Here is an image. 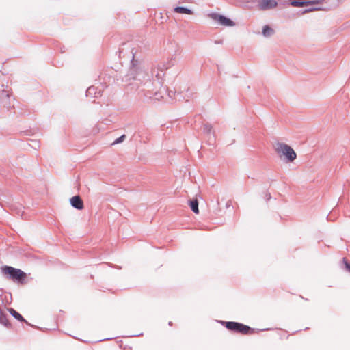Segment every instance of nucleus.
Here are the masks:
<instances>
[{"label": "nucleus", "mask_w": 350, "mask_h": 350, "mask_svg": "<svg viewBox=\"0 0 350 350\" xmlns=\"http://www.w3.org/2000/svg\"><path fill=\"white\" fill-rule=\"evenodd\" d=\"M278 3L274 0H260L257 7L260 10H268L275 8Z\"/></svg>", "instance_id": "1a4fd4ad"}, {"label": "nucleus", "mask_w": 350, "mask_h": 350, "mask_svg": "<svg viewBox=\"0 0 350 350\" xmlns=\"http://www.w3.org/2000/svg\"><path fill=\"white\" fill-rule=\"evenodd\" d=\"M174 11L176 13L180 14H192L193 11L183 6H177L174 8Z\"/></svg>", "instance_id": "4468645a"}, {"label": "nucleus", "mask_w": 350, "mask_h": 350, "mask_svg": "<svg viewBox=\"0 0 350 350\" xmlns=\"http://www.w3.org/2000/svg\"><path fill=\"white\" fill-rule=\"evenodd\" d=\"M189 205L192 211L195 213H199L198 202L197 200H189Z\"/></svg>", "instance_id": "dca6fc26"}, {"label": "nucleus", "mask_w": 350, "mask_h": 350, "mask_svg": "<svg viewBox=\"0 0 350 350\" xmlns=\"http://www.w3.org/2000/svg\"><path fill=\"white\" fill-rule=\"evenodd\" d=\"M344 260V263H345V268L347 269V270L348 271L350 272V264L347 262V261H346L345 260V258L343 259Z\"/></svg>", "instance_id": "aec40b11"}, {"label": "nucleus", "mask_w": 350, "mask_h": 350, "mask_svg": "<svg viewBox=\"0 0 350 350\" xmlns=\"http://www.w3.org/2000/svg\"><path fill=\"white\" fill-rule=\"evenodd\" d=\"M208 16L213 20L217 21L219 24L223 26L232 27L234 25V23L230 18H226L223 15L217 13H211Z\"/></svg>", "instance_id": "6e6552de"}, {"label": "nucleus", "mask_w": 350, "mask_h": 350, "mask_svg": "<svg viewBox=\"0 0 350 350\" xmlns=\"http://www.w3.org/2000/svg\"><path fill=\"white\" fill-rule=\"evenodd\" d=\"M165 64H163L162 66H158L157 67L153 68L152 69V76L156 78L157 81L155 82V79L152 83L154 84V86H160L162 84V78L164 75V72L166 70Z\"/></svg>", "instance_id": "0eeeda50"}, {"label": "nucleus", "mask_w": 350, "mask_h": 350, "mask_svg": "<svg viewBox=\"0 0 350 350\" xmlns=\"http://www.w3.org/2000/svg\"><path fill=\"white\" fill-rule=\"evenodd\" d=\"M16 214L18 215L23 216V211L21 210V208H17L16 209Z\"/></svg>", "instance_id": "412c9836"}, {"label": "nucleus", "mask_w": 350, "mask_h": 350, "mask_svg": "<svg viewBox=\"0 0 350 350\" xmlns=\"http://www.w3.org/2000/svg\"><path fill=\"white\" fill-rule=\"evenodd\" d=\"M8 311L10 314L14 317L16 319L18 320L21 322H25L28 324L27 321L23 317V316L19 314L16 310H15L14 308H8Z\"/></svg>", "instance_id": "ddd939ff"}, {"label": "nucleus", "mask_w": 350, "mask_h": 350, "mask_svg": "<svg viewBox=\"0 0 350 350\" xmlns=\"http://www.w3.org/2000/svg\"><path fill=\"white\" fill-rule=\"evenodd\" d=\"M262 33L265 37L269 38V37L271 36L272 35H273L274 30L271 27H270L269 25H265L262 28Z\"/></svg>", "instance_id": "2eb2a0df"}, {"label": "nucleus", "mask_w": 350, "mask_h": 350, "mask_svg": "<svg viewBox=\"0 0 350 350\" xmlns=\"http://www.w3.org/2000/svg\"><path fill=\"white\" fill-rule=\"evenodd\" d=\"M70 203L73 208L77 210H82L84 207L83 202L79 195L71 198L70 199Z\"/></svg>", "instance_id": "9d476101"}, {"label": "nucleus", "mask_w": 350, "mask_h": 350, "mask_svg": "<svg viewBox=\"0 0 350 350\" xmlns=\"http://www.w3.org/2000/svg\"><path fill=\"white\" fill-rule=\"evenodd\" d=\"M223 325H225V327L230 331L241 333L243 334H247L250 331H252V329L245 325H243L241 323L234 322V321H221Z\"/></svg>", "instance_id": "39448f33"}, {"label": "nucleus", "mask_w": 350, "mask_h": 350, "mask_svg": "<svg viewBox=\"0 0 350 350\" xmlns=\"http://www.w3.org/2000/svg\"><path fill=\"white\" fill-rule=\"evenodd\" d=\"M274 148L278 157L280 159L284 157L286 162L291 163L295 160L297 154L289 145L282 142H277Z\"/></svg>", "instance_id": "f03ea898"}, {"label": "nucleus", "mask_w": 350, "mask_h": 350, "mask_svg": "<svg viewBox=\"0 0 350 350\" xmlns=\"http://www.w3.org/2000/svg\"><path fill=\"white\" fill-rule=\"evenodd\" d=\"M86 96L98 98L102 96V90L98 87L90 86L86 90Z\"/></svg>", "instance_id": "f8f14e48"}, {"label": "nucleus", "mask_w": 350, "mask_h": 350, "mask_svg": "<svg viewBox=\"0 0 350 350\" xmlns=\"http://www.w3.org/2000/svg\"><path fill=\"white\" fill-rule=\"evenodd\" d=\"M172 323L171 321L169 322V325H172Z\"/></svg>", "instance_id": "393cba45"}, {"label": "nucleus", "mask_w": 350, "mask_h": 350, "mask_svg": "<svg viewBox=\"0 0 350 350\" xmlns=\"http://www.w3.org/2000/svg\"><path fill=\"white\" fill-rule=\"evenodd\" d=\"M144 85V88L141 92L146 99L161 100L166 93V88L165 87H163L162 85L154 86V84L152 83L149 79H147Z\"/></svg>", "instance_id": "f257e3e1"}, {"label": "nucleus", "mask_w": 350, "mask_h": 350, "mask_svg": "<svg viewBox=\"0 0 350 350\" xmlns=\"http://www.w3.org/2000/svg\"><path fill=\"white\" fill-rule=\"evenodd\" d=\"M176 62V57L175 55H172L170 58V59H169L167 61V62L165 64V69H168L170 68H171L172 66H173Z\"/></svg>", "instance_id": "f3484780"}, {"label": "nucleus", "mask_w": 350, "mask_h": 350, "mask_svg": "<svg viewBox=\"0 0 350 350\" xmlns=\"http://www.w3.org/2000/svg\"><path fill=\"white\" fill-rule=\"evenodd\" d=\"M0 323L5 327H8L10 325L9 321L7 319V315L4 313L0 315Z\"/></svg>", "instance_id": "a211bd4d"}, {"label": "nucleus", "mask_w": 350, "mask_h": 350, "mask_svg": "<svg viewBox=\"0 0 350 350\" xmlns=\"http://www.w3.org/2000/svg\"><path fill=\"white\" fill-rule=\"evenodd\" d=\"M324 0H292L289 5L293 7L308 6V8L301 12V14H306L314 10H321V8L317 5L322 3Z\"/></svg>", "instance_id": "7ed1b4c3"}, {"label": "nucleus", "mask_w": 350, "mask_h": 350, "mask_svg": "<svg viewBox=\"0 0 350 350\" xmlns=\"http://www.w3.org/2000/svg\"><path fill=\"white\" fill-rule=\"evenodd\" d=\"M3 311L1 310V309L0 308V315H1V314H3Z\"/></svg>", "instance_id": "b1692460"}, {"label": "nucleus", "mask_w": 350, "mask_h": 350, "mask_svg": "<svg viewBox=\"0 0 350 350\" xmlns=\"http://www.w3.org/2000/svg\"><path fill=\"white\" fill-rule=\"evenodd\" d=\"M1 269L2 272L5 275H8L10 279L16 280L18 282H22L26 277L25 272L12 267L5 265Z\"/></svg>", "instance_id": "20e7f679"}, {"label": "nucleus", "mask_w": 350, "mask_h": 350, "mask_svg": "<svg viewBox=\"0 0 350 350\" xmlns=\"http://www.w3.org/2000/svg\"><path fill=\"white\" fill-rule=\"evenodd\" d=\"M131 54H132V60H131L132 66L130 68L131 75H133V78L134 79L142 81L141 77L144 78L146 73L144 70H142V69H139V68L137 66V61L135 59V53L133 52V49H132V51H131Z\"/></svg>", "instance_id": "423d86ee"}, {"label": "nucleus", "mask_w": 350, "mask_h": 350, "mask_svg": "<svg viewBox=\"0 0 350 350\" xmlns=\"http://www.w3.org/2000/svg\"><path fill=\"white\" fill-rule=\"evenodd\" d=\"M203 133L208 136L209 144H213L215 142L214 133L213 132V126L210 124H205L203 127Z\"/></svg>", "instance_id": "9b49d317"}, {"label": "nucleus", "mask_w": 350, "mask_h": 350, "mask_svg": "<svg viewBox=\"0 0 350 350\" xmlns=\"http://www.w3.org/2000/svg\"><path fill=\"white\" fill-rule=\"evenodd\" d=\"M3 93L5 94L7 97L9 96V94H7L6 92H5L4 90L3 91Z\"/></svg>", "instance_id": "5701e85b"}, {"label": "nucleus", "mask_w": 350, "mask_h": 350, "mask_svg": "<svg viewBox=\"0 0 350 350\" xmlns=\"http://www.w3.org/2000/svg\"><path fill=\"white\" fill-rule=\"evenodd\" d=\"M125 138H126V135H122L120 137H119L118 138H117L113 142V144H120V143L122 142L124 140Z\"/></svg>", "instance_id": "6ab92c4d"}, {"label": "nucleus", "mask_w": 350, "mask_h": 350, "mask_svg": "<svg viewBox=\"0 0 350 350\" xmlns=\"http://www.w3.org/2000/svg\"><path fill=\"white\" fill-rule=\"evenodd\" d=\"M266 196H267V200H269L271 198V194L270 193H267L266 195Z\"/></svg>", "instance_id": "4be33fe9"}]
</instances>
